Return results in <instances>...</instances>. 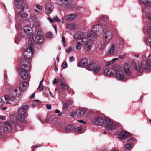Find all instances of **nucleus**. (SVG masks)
<instances>
[{"mask_svg":"<svg viewBox=\"0 0 151 151\" xmlns=\"http://www.w3.org/2000/svg\"><path fill=\"white\" fill-rule=\"evenodd\" d=\"M21 66L22 69H19L18 71L19 73L20 76L23 79L25 80L29 78V75L26 71L30 70V64L27 62L25 59H22L21 61Z\"/></svg>","mask_w":151,"mask_h":151,"instance_id":"obj_1","label":"nucleus"},{"mask_svg":"<svg viewBox=\"0 0 151 151\" xmlns=\"http://www.w3.org/2000/svg\"><path fill=\"white\" fill-rule=\"evenodd\" d=\"M113 71L116 75V78L117 79L122 80L124 78V76L120 66L117 65H115L113 68Z\"/></svg>","mask_w":151,"mask_h":151,"instance_id":"obj_2","label":"nucleus"},{"mask_svg":"<svg viewBox=\"0 0 151 151\" xmlns=\"http://www.w3.org/2000/svg\"><path fill=\"white\" fill-rule=\"evenodd\" d=\"M12 127V123L10 120H8L4 123L3 126L0 127V132L1 133L10 132Z\"/></svg>","mask_w":151,"mask_h":151,"instance_id":"obj_3","label":"nucleus"},{"mask_svg":"<svg viewBox=\"0 0 151 151\" xmlns=\"http://www.w3.org/2000/svg\"><path fill=\"white\" fill-rule=\"evenodd\" d=\"M21 94V92L17 88H14L13 90L10 93V100L12 101H15L17 100Z\"/></svg>","mask_w":151,"mask_h":151,"instance_id":"obj_4","label":"nucleus"},{"mask_svg":"<svg viewBox=\"0 0 151 151\" xmlns=\"http://www.w3.org/2000/svg\"><path fill=\"white\" fill-rule=\"evenodd\" d=\"M86 34L84 33L81 32L75 34L74 36V39L80 40L81 43H83L87 40L86 37Z\"/></svg>","mask_w":151,"mask_h":151,"instance_id":"obj_5","label":"nucleus"},{"mask_svg":"<svg viewBox=\"0 0 151 151\" xmlns=\"http://www.w3.org/2000/svg\"><path fill=\"white\" fill-rule=\"evenodd\" d=\"M105 121L106 127L108 129L112 130L116 128V126L111 119L106 118Z\"/></svg>","mask_w":151,"mask_h":151,"instance_id":"obj_6","label":"nucleus"},{"mask_svg":"<svg viewBox=\"0 0 151 151\" xmlns=\"http://www.w3.org/2000/svg\"><path fill=\"white\" fill-rule=\"evenodd\" d=\"M59 1L62 4L65 6H68L67 8L68 9H76V6L74 5L71 4V0H59Z\"/></svg>","mask_w":151,"mask_h":151,"instance_id":"obj_7","label":"nucleus"},{"mask_svg":"<svg viewBox=\"0 0 151 151\" xmlns=\"http://www.w3.org/2000/svg\"><path fill=\"white\" fill-rule=\"evenodd\" d=\"M91 29L99 36L102 34L103 32V29L101 25H95L92 27Z\"/></svg>","mask_w":151,"mask_h":151,"instance_id":"obj_8","label":"nucleus"},{"mask_svg":"<svg viewBox=\"0 0 151 151\" xmlns=\"http://www.w3.org/2000/svg\"><path fill=\"white\" fill-rule=\"evenodd\" d=\"M21 34L22 36L24 37L28 35H31L32 33V28L29 26L24 27L21 31Z\"/></svg>","mask_w":151,"mask_h":151,"instance_id":"obj_9","label":"nucleus"},{"mask_svg":"<svg viewBox=\"0 0 151 151\" xmlns=\"http://www.w3.org/2000/svg\"><path fill=\"white\" fill-rule=\"evenodd\" d=\"M113 35L112 32L110 30L106 31L103 36V39L106 42H109L111 39Z\"/></svg>","mask_w":151,"mask_h":151,"instance_id":"obj_10","label":"nucleus"},{"mask_svg":"<svg viewBox=\"0 0 151 151\" xmlns=\"http://www.w3.org/2000/svg\"><path fill=\"white\" fill-rule=\"evenodd\" d=\"M19 121L23 122L24 121V118L26 117V114L22 109L19 108L18 109L17 112Z\"/></svg>","mask_w":151,"mask_h":151,"instance_id":"obj_11","label":"nucleus"},{"mask_svg":"<svg viewBox=\"0 0 151 151\" xmlns=\"http://www.w3.org/2000/svg\"><path fill=\"white\" fill-rule=\"evenodd\" d=\"M32 48H28L26 49L24 51V57L28 59H31L32 56Z\"/></svg>","mask_w":151,"mask_h":151,"instance_id":"obj_12","label":"nucleus"},{"mask_svg":"<svg viewBox=\"0 0 151 151\" xmlns=\"http://www.w3.org/2000/svg\"><path fill=\"white\" fill-rule=\"evenodd\" d=\"M33 41L38 44H41L44 42L43 38L41 36L38 35L32 36Z\"/></svg>","mask_w":151,"mask_h":151,"instance_id":"obj_13","label":"nucleus"},{"mask_svg":"<svg viewBox=\"0 0 151 151\" xmlns=\"http://www.w3.org/2000/svg\"><path fill=\"white\" fill-rule=\"evenodd\" d=\"M93 122L94 124L97 126H101L104 123L103 119L100 118H94L93 120Z\"/></svg>","mask_w":151,"mask_h":151,"instance_id":"obj_14","label":"nucleus"},{"mask_svg":"<svg viewBox=\"0 0 151 151\" xmlns=\"http://www.w3.org/2000/svg\"><path fill=\"white\" fill-rule=\"evenodd\" d=\"M99 36L97 34L91 29L87 35V36L91 40H94L96 39L97 37Z\"/></svg>","mask_w":151,"mask_h":151,"instance_id":"obj_15","label":"nucleus"},{"mask_svg":"<svg viewBox=\"0 0 151 151\" xmlns=\"http://www.w3.org/2000/svg\"><path fill=\"white\" fill-rule=\"evenodd\" d=\"M29 83L26 81H24L20 83L19 87L21 90L24 91L27 90L29 86Z\"/></svg>","mask_w":151,"mask_h":151,"instance_id":"obj_16","label":"nucleus"},{"mask_svg":"<svg viewBox=\"0 0 151 151\" xmlns=\"http://www.w3.org/2000/svg\"><path fill=\"white\" fill-rule=\"evenodd\" d=\"M130 136V134L125 131L121 132L118 135L119 138L120 139H124Z\"/></svg>","mask_w":151,"mask_h":151,"instance_id":"obj_17","label":"nucleus"},{"mask_svg":"<svg viewBox=\"0 0 151 151\" xmlns=\"http://www.w3.org/2000/svg\"><path fill=\"white\" fill-rule=\"evenodd\" d=\"M86 110L84 108H80L76 109V114L78 117H81L85 114Z\"/></svg>","mask_w":151,"mask_h":151,"instance_id":"obj_18","label":"nucleus"},{"mask_svg":"<svg viewBox=\"0 0 151 151\" xmlns=\"http://www.w3.org/2000/svg\"><path fill=\"white\" fill-rule=\"evenodd\" d=\"M10 122H11L12 123V122L13 123V124L15 126L17 125V124L15 122L17 120H19V118L17 117L16 114H12L10 116Z\"/></svg>","mask_w":151,"mask_h":151,"instance_id":"obj_19","label":"nucleus"},{"mask_svg":"<svg viewBox=\"0 0 151 151\" xmlns=\"http://www.w3.org/2000/svg\"><path fill=\"white\" fill-rule=\"evenodd\" d=\"M88 60L87 58H83L80 62L79 64H78V67H83L86 66L88 63Z\"/></svg>","mask_w":151,"mask_h":151,"instance_id":"obj_20","label":"nucleus"},{"mask_svg":"<svg viewBox=\"0 0 151 151\" xmlns=\"http://www.w3.org/2000/svg\"><path fill=\"white\" fill-rule=\"evenodd\" d=\"M124 68L125 73L128 75L131 74L132 69L129 65L127 64H125L124 65Z\"/></svg>","mask_w":151,"mask_h":151,"instance_id":"obj_21","label":"nucleus"},{"mask_svg":"<svg viewBox=\"0 0 151 151\" xmlns=\"http://www.w3.org/2000/svg\"><path fill=\"white\" fill-rule=\"evenodd\" d=\"M114 73L113 71V69L107 68L105 70V75L109 77H112L114 76Z\"/></svg>","mask_w":151,"mask_h":151,"instance_id":"obj_22","label":"nucleus"},{"mask_svg":"<svg viewBox=\"0 0 151 151\" xmlns=\"http://www.w3.org/2000/svg\"><path fill=\"white\" fill-rule=\"evenodd\" d=\"M86 42V43L85 44V49L87 51H90L92 48L93 44V42L91 41H87Z\"/></svg>","mask_w":151,"mask_h":151,"instance_id":"obj_23","label":"nucleus"},{"mask_svg":"<svg viewBox=\"0 0 151 151\" xmlns=\"http://www.w3.org/2000/svg\"><path fill=\"white\" fill-rule=\"evenodd\" d=\"M45 10L46 14H50L53 10L52 5L49 4H47L45 6Z\"/></svg>","mask_w":151,"mask_h":151,"instance_id":"obj_24","label":"nucleus"},{"mask_svg":"<svg viewBox=\"0 0 151 151\" xmlns=\"http://www.w3.org/2000/svg\"><path fill=\"white\" fill-rule=\"evenodd\" d=\"M27 16V15L25 14L19 13L17 15V19L19 21L21 22L24 19L26 18Z\"/></svg>","mask_w":151,"mask_h":151,"instance_id":"obj_25","label":"nucleus"},{"mask_svg":"<svg viewBox=\"0 0 151 151\" xmlns=\"http://www.w3.org/2000/svg\"><path fill=\"white\" fill-rule=\"evenodd\" d=\"M24 2L22 0H16L15 1V6L18 9L20 8L23 4Z\"/></svg>","mask_w":151,"mask_h":151,"instance_id":"obj_26","label":"nucleus"},{"mask_svg":"<svg viewBox=\"0 0 151 151\" xmlns=\"http://www.w3.org/2000/svg\"><path fill=\"white\" fill-rule=\"evenodd\" d=\"M58 82L60 84L61 86V89L63 91L66 90L68 88V86L66 84L64 81H63L61 80H59L58 81Z\"/></svg>","mask_w":151,"mask_h":151,"instance_id":"obj_27","label":"nucleus"},{"mask_svg":"<svg viewBox=\"0 0 151 151\" xmlns=\"http://www.w3.org/2000/svg\"><path fill=\"white\" fill-rule=\"evenodd\" d=\"M149 64L145 60H143L141 62V67L143 69L146 70L148 68Z\"/></svg>","mask_w":151,"mask_h":151,"instance_id":"obj_28","label":"nucleus"},{"mask_svg":"<svg viewBox=\"0 0 151 151\" xmlns=\"http://www.w3.org/2000/svg\"><path fill=\"white\" fill-rule=\"evenodd\" d=\"M34 42L33 41V36L30 37L28 40V47L32 48V47L33 46V42Z\"/></svg>","mask_w":151,"mask_h":151,"instance_id":"obj_29","label":"nucleus"},{"mask_svg":"<svg viewBox=\"0 0 151 151\" xmlns=\"http://www.w3.org/2000/svg\"><path fill=\"white\" fill-rule=\"evenodd\" d=\"M77 15L75 14H70L67 15L65 17L66 19L67 20H72L76 17Z\"/></svg>","mask_w":151,"mask_h":151,"instance_id":"obj_30","label":"nucleus"},{"mask_svg":"<svg viewBox=\"0 0 151 151\" xmlns=\"http://www.w3.org/2000/svg\"><path fill=\"white\" fill-rule=\"evenodd\" d=\"M143 12L147 15L151 13V7L150 6H146L143 9Z\"/></svg>","mask_w":151,"mask_h":151,"instance_id":"obj_31","label":"nucleus"},{"mask_svg":"<svg viewBox=\"0 0 151 151\" xmlns=\"http://www.w3.org/2000/svg\"><path fill=\"white\" fill-rule=\"evenodd\" d=\"M114 45L113 44H111L110 47H109L108 50V53L109 54H111L113 53L114 52Z\"/></svg>","mask_w":151,"mask_h":151,"instance_id":"obj_32","label":"nucleus"},{"mask_svg":"<svg viewBox=\"0 0 151 151\" xmlns=\"http://www.w3.org/2000/svg\"><path fill=\"white\" fill-rule=\"evenodd\" d=\"M75 132L77 133H81L83 130L82 127L80 126H77L74 128Z\"/></svg>","mask_w":151,"mask_h":151,"instance_id":"obj_33","label":"nucleus"},{"mask_svg":"<svg viewBox=\"0 0 151 151\" xmlns=\"http://www.w3.org/2000/svg\"><path fill=\"white\" fill-rule=\"evenodd\" d=\"M95 66V64L93 63V62H91L88 66L87 68L89 70H93Z\"/></svg>","mask_w":151,"mask_h":151,"instance_id":"obj_34","label":"nucleus"},{"mask_svg":"<svg viewBox=\"0 0 151 151\" xmlns=\"http://www.w3.org/2000/svg\"><path fill=\"white\" fill-rule=\"evenodd\" d=\"M141 3L146 5L151 4V0H140Z\"/></svg>","mask_w":151,"mask_h":151,"instance_id":"obj_35","label":"nucleus"},{"mask_svg":"<svg viewBox=\"0 0 151 151\" xmlns=\"http://www.w3.org/2000/svg\"><path fill=\"white\" fill-rule=\"evenodd\" d=\"M73 125H69L66 127L65 129V131L67 133L70 132L73 129Z\"/></svg>","mask_w":151,"mask_h":151,"instance_id":"obj_36","label":"nucleus"},{"mask_svg":"<svg viewBox=\"0 0 151 151\" xmlns=\"http://www.w3.org/2000/svg\"><path fill=\"white\" fill-rule=\"evenodd\" d=\"M76 25L75 24L73 23H71L68 24L66 26V27L68 29L71 30L73 29L76 27Z\"/></svg>","mask_w":151,"mask_h":151,"instance_id":"obj_37","label":"nucleus"},{"mask_svg":"<svg viewBox=\"0 0 151 151\" xmlns=\"http://www.w3.org/2000/svg\"><path fill=\"white\" fill-rule=\"evenodd\" d=\"M135 67L136 70L139 72H141L143 70L142 67H140L138 64H135Z\"/></svg>","mask_w":151,"mask_h":151,"instance_id":"obj_38","label":"nucleus"},{"mask_svg":"<svg viewBox=\"0 0 151 151\" xmlns=\"http://www.w3.org/2000/svg\"><path fill=\"white\" fill-rule=\"evenodd\" d=\"M81 41L77 42V44L76 46V48L77 50H80L81 48L82 45L81 43Z\"/></svg>","mask_w":151,"mask_h":151,"instance_id":"obj_39","label":"nucleus"},{"mask_svg":"<svg viewBox=\"0 0 151 151\" xmlns=\"http://www.w3.org/2000/svg\"><path fill=\"white\" fill-rule=\"evenodd\" d=\"M100 66L95 64V66L94 67L93 71L94 72L96 73L98 72L100 70Z\"/></svg>","mask_w":151,"mask_h":151,"instance_id":"obj_40","label":"nucleus"},{"mask_svg":"<svg viewBox=\"0 0 151 151\" xmlns=\"http://www.w3.org/2000/svg\"><path fill=\"white\" fill-rule=\"evenodd\" d=\"M30 19L33 21H34L36 19V16L34 13H31Z\"/></svg>","mask_w":151,"mask_h":151,"instance_id":"obj_41","label":"nucleus"},{"mask_svg":"<svg viewBox=\"0 0 151 151\" xmlns=\"http://www.w3.org/2000/svg\"><path fill=\"white\" fill-rule=\"evenodd\" d=\"M73 48L72 46H70L66 50V52L68 53H69L70 52L73 51Z\"/></svg>","mask_w":151,"mask_h":151,"instance_id":"obj_42","label":"nucleus"},{"mask_svg":"<svg viewBox=\"0 0 151 151\" xmlns=\"http://www.w3.org/2000/svg\"><path fill=\"white\" fill-rule=\"evenodd\" d=\"M148 26L149 29L147 31V32L148 34L151 35V23H149L148 24Z\"/></svg>","mask_w":151,"mask_h":151,"instance_id":"obj_43","label":"nucleus"},{"mask_svg":"<svg viewBox=\"0 0 151 151\" xmlns=\"http://www.w3.org/2000/svg\"><path fill=\"white\" fill-rule=\"evenodd\" d=\"M29 107V106L28 105H24L22 106V109L23 111L26 110L27 109L28 107Z\"/></svg>","mask_w":151,"mask_h":151,"instance_id":"obj_44","label":"nucleus"},{"mask_svg":"<svg viewBox=\"0 0 151 151\" xmlns=\"http://www.w3.org/2000/svg\"><path fill=\"white\" fill-rule=\"evenodd\" d=\"M62 41L63 42V46L64 47H65L66 46V43L65 37L63 36H62Z\"/></svg>","mask_w":151,"mask_h":151,"instance_id":"obj_45","label":"nucleus"},{"mask_svg":"<svg viewBox=\"0 0 151 151\" xmlns=\"http://www.w3.org/2000/svg\"><path fill=\"white\" fill-rule=\"evenodd\" d=\"M147 59L149 65L151 67V55L148 57Z\"/></svg>","mask_w":151,"mask_h":151,"instance_id":"obj_46","label":"nucleus"},{"mask_svg":"<svg viewBox=\"0 0 151 151\" xmlns=\"http://www.w3.org/2000/svg\"><path fill=\"white\" fill-rule=\"evenodd\" d=\"M132 145L131 143H128L125 145V148L127 149H129L132 146Z\"/></svg>","mask_w":151,"mask_h":151,"instance_id":"obj_47","label":"nucleus"},{"mask_svg":"<svg viewBox=\"0 0 151 151\" xmlns=\"http://www.w3.org/2000/svg\"><path fill=\"white\" fill-rule=\"evenodd\" d=\"M28 8V5L27 4H25L22 7L21 9L22 11H24V10L27 9Z\"/></svg>","mask_w":151,"mask_h":151,"instance_id":"obj_48","label":"nucleus"},{"mask_svg":"<svg viewBox=\"0 0 151 151\" xmlns=\"http://www.w3.org/2000/svg\"><path fill=\"white\" fill-rule=\"evenodd\" d=\"M47 37L48 38H52V33L50 32H48L47 33Z\"/></svg>","mask_w":151,"mask_h":151,"instance_id":"obj_49","label":"nucleus"},{"mask_svg":"<svg viewBox=\"0 0 151 151\" xmlns=\"http://www.w3.org/2000/svg\"><path fill=\"white\" fill-rule=\"evenodd\" d=\"M147 41L150 46L151 47V38H147Z\"/></svg>","mask_w":151,"mask_h":151,"instance_id":"obj_50","label":"nucleus"},{"mask_svg":"<svg viewBox=\"0 0 151 151\" xmlns=\"http://www.w3.org/2000/svg\"><path fill=\"white\" fill-rule=\"evenodd\" d=\"M69 106V105L68 104V103L67 102L63 104V108L64 109H66Z\"/></svg>","mask_w":151,"mask_h":151,"instance_id":"obj_51","label":"nucleus"},{"mask_svg":"<svg viewBox=\"0 0 151 151\" xmlns=\"http://www.w3.org/2000/svg\"><path fill=\"white\" fill-rule=\"evenodd\" d=\"M53 19L56 22H58L60 21V20L58 19V17L57 16H54Z\"/></svg>","mask_w":151,"mask_h":151,"instance_id":"obj_52","label":"nucleus"},{"mask_svg":"<svg viewBox=\"0 0 151 151\" xmlns=\"http://www.w3.org/2000/svg\"><path fill=\"white\" fill-rule=\"evenodd\" d=\"M45 87L43 86H42L41 87L40 86H39L38 89H39L40 90L42 91L44 89H45Z\"/></svg>","mask_w":151,"mask_h":151,"instance_id":"obj_53","label":"nucleus"},{"mask_svg":"<svg viewBox=\"0 0 151 151\" xmlns=\"http://www.w3.org/2000/svg\"><path fill=\"white\" fill-rule=\"evenodd\" d=\"M62 67L63 68H65L67 67V64L66 62H64L62 64Z\"/></svg>","mask_w":151,"mask_h":151,"instance_id":"obj_54","label":"nucleus"},{"mask_svg":"<svg viewBox=\"0 0 151 151\" xmlns=\"http://www.w3.org/2000/svg\"><path fill=\"white\" fill-rule=\"evenodd\" d=\"M36 7L39 10H41L42 9V6L40 5L39 4H37L36 5Z\"/></svg>","mask_w":151,"mask_h":151,"instance_id":"obj_55","label":"nucleus"},{"mask_svg":"<svg viewBox=\"0 0 151 151\" xmlns=\"http://www.w3.org/2000/svg\"><path fill=\"white\" fill-rule=\"evenodd\" d=\"M70 116L73 117H74L76 116V114L74 112H71L70 114Z\"/></svg>","mask_w":151,"mask_h":151,"instance_id":"obj_56","label":"nucleus"},{"mask_svg":"<svg viewBox=\"0 0 151 151\" xmlns=\"http://www.w3.org/2000/svg\"><path fill=\"white\" fill-rule=\"evenodd\" d=\"M75 58L73 56H71L69 58V60L70 62H72L74 60Z\"/></svg>","mask_w":151,"mask_h":151,"instance_id":"obj_57","label":"nucleus"},{"mask_svg":"<svg viewBox=\"0 0 151 151\" xmlns=\"http://www.w3.org/2000/svg\"><path fill=\"white\" fill-rule=\"evenodd\" d=\"M126 57V55L125 54H124L123 55H120L119 56V58L122 59H124Z\"/></svg>","mask_w":151,"mask_h":151,"instance_id":"obj_58","label":"nucleus"},{"mask_svg":"<svg viewBox=\"0 0 151 151\" xmlns=\"http://www.w3.org/2000/svg\"><path fill=\"white\" fill-rule=\"evenodd\" d=\"M4 98L5 100H9V99L10 100V97L8 95L4 96Z\"/></svg>","mask_w":151,"mask_h":151,"instance_id":"obj_59","label":"nucleus"},{"mask_svg":"<svg viewBox=\"0 0 151 151\" xmlns=\"http://www.w3.org/2000/svg\"><path fill=\"white\" fill-rule=\"evenodd\" d=\"M4 102L2 100L0 99V107L1 106L4 104Z\"/></svg>","mask_w":151,"mask_h":151,"instance_id":"obj_60","label":"nucleus"},{"mask_svg":"<svg viewBox=\"0 0 151 151\" xmlns=\"http://www.w3.org/2000/svg\"><path fill=\"white\" fill-rule=\"evenodd\" d=\"M67 102L68 103L69 106L73 104V101L71 100L68 101Z\"/></svg>","mask_w":151,"mask_h":151,"instance_id":"obj_61","label":"nucleus"},{"mask_svg":"<svg viewBox=\"0 0 151 151\" xmlns=\"http://www.w3.org/2000/svg\"><path fill=\"white\" fill-rule=\"evenodd\" d=\"M147 16L148 19L151 20V13L148 14H147Z\"/></svg>","mask_w":151,"mask_h":151,"instance_id":"obj_62","label":"nucleus"},{"mask_svg":"<svg viewBox=\"0 0 151 151\" xmlns=\"http://www.w3.org/2000/svg\"><path fill=\"white\" fill-rule=\"evenodd\" d=\"M46 107L48 109H51V105H46Z\"/></svg>","mask_w":151,"mask_h":151,"instance_id":"obj_63","label":"nucleus"},{"mask_svg":"<svg viewBox=\"0 0 151 151\" xmlns=\"http://www.w3.org/2000/svg\"><path fill=\"white\" fill-rule=\"evenodd\" d=\"M119 43L120 44H123L124 43V41L123 40H121L119 41Z\"/></svg>","mask_w":151,"mask_h":151,"instance_id":"obj_64","label":"nucleus"}]
</instances>
